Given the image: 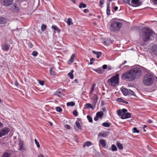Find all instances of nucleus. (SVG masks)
<instances>
[{"label": "nucleus", "mask_w": 157, "mask_h": 157, "mask_svg": "<svg viewBox=\"0 0 157 157\" xmlns=\"http://www.w3.org/2000/svg\"><path fill=\"white\" fill-rule=\"evenodd\" d=\"M142 75L140 69L137 67L133 68L131 70L124 73L121 76V78L128 81H133L137 77H139Z\"/></svg>", "instance_id": "nucleus-1"}, {"label": "nucleus", "mask_w": 157, "mask_h": 157, "mask_svg": "<svg viewBox=\"0 0 157 157\" xmlns=\"http://www.w3.org/2000/svg\"><path fill=\"white\" fill-rule=\"evenodd\" d=\"M155 34L153 31L147 28H144L143 29L142 38L145 42L149 41L150 40V37Z\"/></svg>", "instance_id": "nucleus-2"}, {"label": "nucleus", "mask_w": 157, "mask_h": 157, "mask_svg": "<svg viewBox=\"0 0 157 157\" xmlns=\"http://www.w3.org/2000/svg\"><path fill=\"white\" fill-rule=\"evenodd\" d=\"M154 80V78L152 75L150 73H147L144 76L143 82L145 85L149 86L153 84Z\"/></svg>", "instance_id": "nucleus-3"}, {"label": "nucleus", "mask_w": 157, "mask_h": 157, "mask_svg": "<svg viewBox=\"0 0 157 157\" xmlns=\"http://www.w3.org/2000/svg\"><path fill=\"white\" fill-rule=\"evenodd\" d=\"M117 113L119 117H121V118H130L131 117L132 114L128 112L127 110L125 109H118L117 110Z\"/></svg>", "instance_id": "nucleus-4"}, {"label": "nucleus", "mask_w": 157, "mask_h": 157, "mask_svg": "<svg viewBox=\"0 0 157 157\" xmlns=\"http://www.w3.org/2000/svg\"><path fill=\"white\" fill-rule=\"evenodd\" d=\"M119 75L117 74L115 76L112 77L108 81L109 84L111 86H115L119 83Z\"/></svg>", "instance_id": "nucleus-5"}, {"label": "nucleus", "mask_w": 157, "mask_h": 157, "mask_svg": "<svg viewBox=\"0 0 157 157\" xmlns=\"http://www.w3.org/2000/svg\"><path fill=\"white\" fill-rule=\"evenodd\" d=\"M122 23L117 21H113L111 26L112 30L114 31H119L122 26Z\"/></svg>", "instance_id": "nucleus-6"}, {"label": "nucleus", "mask_w": 157, "mask_h": 157, "mask_svg": "<svg viewBox=\"0 0 157 157\" xmlns=\"http://www.w3.org/2000/svg\"><path fill=\"white\" fill-rule=\"evenodd\" d=\"M10 131L9 128L5 127L0 130V137L2 136L7 135Z\"/></svg>", "instance_id": "nucleus-7"}, {"label": "nucleus", "mask_w": 157, "mask_h": 157, "mask_svg": "<svg viewBox=\"0 0 157 157\" xmlns=\"http://www.w3.org/2000/svg\"><path fill=\"white\" fill-rule=\"evenodd\" d=\"M1 3L5 6H8L13 2V0H1Z\"/></svg>", "instance_id": "nucleus-8"}, {"label": "nucleus", "mask_w": 157, "mask_h": 157, "mask_svg": "<svg viewBox=\"0 0 157 157\" xmlns=\"http://www.w3.org/2000/svg\"><path fill=\"white\" fill-rule=\"evenodd\" d=\"M140 5L139 0H132L131 3V5L133 7H137Z\"/></svg>", "instance_id": "nucleus-9"}, {"label": "nucleus", "mask_w": 157, "mask_h": 157, "mask_svg": "<svg viewBox=\"0 0 157 157\" xmlns=\"http://www.w3.org/2000/svg\"><path fill=\"white\" fill-rule=\"evenodd\" d=\"M23 142L20 141L18 144V147H19V150L20 151H24L25 150V149L23 147Z\"/></svg>", "instance_id": "nucleus-10"}, {"label": "nucleus", "mask_w": 157, "mask_h": 157, "mask_svg": "<svg viewBox=\"0 0 157 157\" xmlns=\"http://www.w3.org/2000/svg\"><path fill=\"white\" fill-rule=\"evenodd\" d=\"M9 47L8 45L6 43H5L2 45V49L3 51H7L9 50Z\"/></svg>", "instance_id": "nucleus-11"}, {"label": "nucleus", "mask_w": 157, "mask_h": 157, "mask_svg": "<svg viewBox=\"0 0 157 157\" xmlns=\"http://www.w3.org/2000/svg\"><path fill=\"white\" fill-rule=\"evenodd\" d=\"M151 51L153 54L157 56V45L155 44L152 46Z\"/></svg>", "instance_id": "nucleus-12"}, {"label": "nucleus", "mask_w": 157, "mask_h": 157, "mask_svg": "<svg viewBox=\"0 0 157 157\" xmlns=\"http://www.w3.org/2000/svg\"><path fill=\"white\" fill-rule=\"evenodd\" d=\"M106 14L108 15H109L110 14V3L109 2H107V4Z\"/></svg>", "instance_id": "nucleus-13"}, {"label": "nucleus", "mask_w": 157, "mask_h": 157, "mask_svg": "<svg viewBox=\"0 0 157 157\" xmlns=\"http://www.w3.org/2000/svg\"><path fill=\"white\" fill-rule=\"evenodd\" d=\"M85 107L86 109L91 108L92 110H94L95 108V105L94 106L91 104L88 103H86L85 105Z\"/></svg>", "instance_id": "nucleus-14"}, {"label": "nucleus", "mask_w": 157, "mask_h": 157, "mask_svg": "<svg viewBox=\"0 0 157 157\" xmlns=\"http://www.w3.org/2000/svg\"><path fill=\"white\" fill-rule=\"evenodd\" d=\"M75 57V55L74 54H73L70 59L68 61V64H71L72 63L74 60V59Z\"/></svg>", "instance_id": "nucleus-15"}, {"label": "nucleus", "mask_w": 157, "mask_h": 157, "mask_svg": "<svg viewBox=\"0 0 157 157\" xmlns=\"http://www.w3.org/2000/svg\"><path fill=\"white\" fill-rule=\"evenodd\" d=\"M93 99L94 100V101L93 102V104L94 105H95L96 103H97L98 99V96L96 94H94V96L93 97Z\"/></svg>", "instance_id": "nucleus-16"}, {"label": "nucleus", "mask_w": 157, "mask_h": 157, "mask_svg": "<svg viewBox=\"0 0 157 157\" xmlns=\"http://www.w3.org/2000/svg\"><path fill=\"white\" fill-rule=\"evenodd\" d=\"M129 90L126 88H123L122 89L121 91L123 94L124 95H127L128 94Z\"/></svg>", "instance_id": "nucleus-17"}, {"label": "nucleus", "mask_w": 157, "mask_h": 157, "mask_svg": "<svg viewBox=\"0 0 157 157\" xmlns=\"http://www.w3.org/2000/svg\"><path fill=\"white\" fill-rule=\"evenodd\" d=\"M7 19L3 17H0V24H4L7 21Z\"/></svg>", "instance_id": "nucleus-18"}, {"label": "nucleus", "mask_w": 157, "mask_h": 157, "mask_svg": "<svg viewBox=\"0 0 157 157\" xmlns=\"http://www.w3.org/2000/svg\"><path fill=\"white\" fill-rule=\"evenodd\" d=\"M105 141V140H100L99 141V144L104 147H105L106 146V144Z\"/></svg>", "instance_id": "nucleus-19"}, {"label": "nucleus", "mask_w": 157, "mask_h": 157, "mask_svg": "<svg viewBox=\"0 0 157 157\" xmlns=\"http://www.w3.org/2000/svg\"><path fill=\"white\" fill-rule=\"evenodd\" d=\"M107 135L106 132H100L98 136L99 138L101 137H105L107 136Z\"/></svg>", "instance_id": "nucleus-20"}, {"label": "nucleus", "mask_w": 157, "mask_h": 157, "mask_svg": "<svg viewBox=\"0 0 157 157\" xmlns=\"http://www.w3.org/2000/svg\"><path fill=\"white\" fill-rule=\"evenodd\" d=\"M62 93L59 90H58L54 93V95L59 97L63 95Z\"/></svg>", "instance_id": "nucleus-21"}, {"label": "nucleus", "mask_w": 157, "mask_h": 157, "mask_svg": "<svg viewBox=\"0 0 157 157\" xmlns=\"http://www.w3.org/2000/svg\"><path fill=\"white\" fill-rule=\"evenodd\" d=\"M93 70L99 74H102L103 72V70L101 68H99L97 69H94Z\"/></svg>", "instance_id": "nucleus-22"}, {"label": "nucleus", "mask_w": 157, "mask_h": 157, "mask_svg": "<svg viewBox=\"0 0 157 157\" xmlns=\"http://www.w3.org/2000/svg\"><path fill=\"white\" fill-rule=\"evenodd\" d=\"M104 113L102 111L96 113L97 118H101L103 115Z\"/></svg>", "instance_id": "nucleus-23"}, {"label": "nucleus", "mask_w": 157, "mask_h": 157, "mask_svg": "<svg viewBox=\"0 0 157 157\" xmlns=\"http://www.w3.org/2000/svg\"><path fill=\"white\" fill-rule=\"evenodd\" d=\"M91 145V142L89 141L85 142L83 145V147H84L86 146L89 147Z\"/></svg>", "instance_id": "nucleus-24"}, {"label": "nucleus", "mask_w": 157, "mask_h": 157, "mask_svg": "<svg viewBox=\"0 0 157 157\" xmlns=\"http://www.w3.org/2000/svg\"><path fill=\"white\" fill-rule=\"evenodd\" d=\"M12 8L13 11L15 12H17L19 10V8L16 4H13V6Z\"/></svg>", "instance_id": "nucleus-25"}, {"label": "nucleus", "mask_w": 157, "mask_h": 157, "mask_svg": "<svg viewBox=\"0 0 157 157\" xmlns=\"http://www.w3.org/2000/svg\"><path fill=\"white\" fill-rule=\"evenodd\" d=\"M50 73L51 75H55L56 72L55 69L54 68H52L50 69Z\"/></svg>", "instance_id": "nucleus-26"}, {"label": "nucleus", "mask_w": 157, "mask_h": 157, "mask_svg": "<svg viewBox=\"0 0 157 157\" xmlns=\"http://www.w3.org/2000/svg\"><path fill=\"white\" fill-rule=\"evenodd\" d=\"M67 22L68 25L69 26L72 25L73 24V23L72 21V19L70 18H68Z\"/></svg>", "instance_id": "nucleus-27"}, {"label": "nucleus", "mask_w": 157, "mask_h": 157, "mask_svg": "<svg viewBox=\"0 0 157 157\" xmlns=\"http://www.w3.org/2000/svg\"><path fill=\"white\" fill-rule=\"evenodd\" d=\"M52 29L57 31L59 33L60 32V30L55 25H53L52 27Z\"/></svg>", "instance_id": "nucleus-28"}, {"label": "nucleus", "mask_w": 157, "mask_h": 157, "mask_svg": "<svg viewBox=\"0 0 157 157\" xmlns=\"http://www.w3.org/2000/svg\"><path fill=\"white\" fill-rule=\"evenodd\" d=\"M67 106H75V103L73 101H71V102H68L67 103Z\"/></svg>", "instance_id": "nucleus-29"}, {"label": "nucleus", "mask_w": 157, "mask_h": 157, "mask_svg": "<svg viewBox=\"0 0 157 157\" xmlns=\"http://www.w3.org/2000/svg\"><path fill=\"white\" fill-rule=\"evenodd\" d=\"M74 72V71L72 70L71 72L68 73V75L70 77V78L71 79H73L74 78V75L73 74Z\"/></svg>", "instance_id": "nucleus-30"}, {"label": "nucleus", "mask_w": 157, "mask_h": 157, "mask_svg": "<svg viewBox=\"0 0 157 157\" xmlns=\"http://www.w3.org/2000/svg\"><path fill=\"white\" fill-rule=\"evenodd\" d=\"M117 147L120 149H122L123 148V146L119 142H117Z\"/></svg>", "instance_id": "nucleus-31"}, {"label": "nucleus", "mask_w": 157, "mask_h": 157, "mask_svg": "<svg viewBox=\"0 0 157 157\" xmlns=\"http://www.w3.org/2000/svg\"><path fill=\"white\" fill-rule=\"evenodd\" d=\"M86 4L83 3L82 2H81L80 3L79 7L80 8H85L86 7Z\"/></svg>", "instance_id": "nucleus-32"}, {"label": "nucleus", "mask_w": 157, "mask_h": 157, "mask_svg": "<svg viewBox=\"0 0 157 157\" xmlns=\"http://www.w3.org/2000/svg\"><path fill=\"white\" fill-rule=\"evenodd\" d=\"M117 101H119L120 102H122L125 103L126 104H128V102L124 101L121 98H117Z\"/></svg>", "instance_id": "nucleus-33"}, {"label": "nucleus", "mask_w": 157, "mask_h": 157, "mask_svg": "<svg viewBox=\"0 0 157 157\" xmlns=\"http://www.w3.org/2000/svg\"><path fill=\"white\" fill-rule=\"evenodd\" d=\"M111 150L112 151H117V147L114 144H113L111 146Z\"/></svg>", "instance_id": "nucleus-34"}, {"label": "nucleus", "mask_w": 157, "mask_h": 157, "mask_svg": "<svg viewBox=\"0 0 157 157\" xmlns=\"http://www.w3.org/2000/svg\"><path fill=\"white\" fill-rule=\"evenodd\" d=\"M96 86V84H93L92 85V87L91 88V90L90 91V94H92L94 90V88Z\"/></svg>", "instance_id": "nucleus-35"}, {"label": "nucleus", "mask_w": 157, "mask_h": 157, "mask_svg": "<svg viewBox=\"0 0 157 157\" xmlns=\"http://www.w3.org/2000/svg\"><path fill=\"white\" fill-rule=\"evenodd\" d=\"M102 125L105 127H108L110 126L109 123L106 122H105L102 123Z\"/></svg>", "instance_id": "nucleus-36"}, {"label": "nucleus", "mask_w": 157, "mask_h": 157, "mask_svg": "<svg viewBox=\"0 0 157 157\" xmlns=\"http://www.w3.org/2000/svg\"><path fill=\"white\" fill-rule=\"evenodd\" d=\"M128 95L135 96V93L132 90H129Z\"/></svg>", "instance_id": "nucleus-37"}, {"label": "nucleus", "mask_w": 157, "mask_h": 157, "mask_svg": "<svg viewBox=\"0 0 157 157\" xmlns=\"http://www.w3.org/2000/svg\"><path fill=\"white\" fill-rule=\"evenodd\" d=\"M76 125L78 128L79 129H81L82 127L80 125V124L79 122L77 121H76L75 122Z\"/></svg>", "instance_id": "nucleus-38"}, {"label": "nucleus", "mask_w": 157, "mask_h": 157, "mask_svg": "<svg viewBox=\"0 0 157 157\" xmlns=\"http://www.w3.org/2000/svg\"><path fill=\"white\" fill-rule=\"evenodd\" d=\"M46 26L44 24H42L41 26V29L42 31H44L46 29Z\"/></svg>", "instance_id": "nucleus-39"}, {"label": "nucleus", "mask_w": 157, "mask_h": 157, "mask_svg": "<svg viewBox=\"0 0 157 157\" xmlns=\"http://www.w3.org/2000/svg\"><path fill=\"white\" fill-rule=\"evenodd\" d=\"M56 111L59 112H61L62 111V109L60 107H56Z\"/></svg>", "instance_id": "nucleus-40"}, {"label": "nucleus", "mask_w": 157, "mask_h": 157, "mask_svg": "<svg viewBox=\"0 0 157 157\" xmlns=\"http://www.w3.org/2000/svg\"><path fill=\"white\" fill-rule=\"evenodd\" d=\"M2 157H10V155L7 152L4 154Z\"/></svg>", "instance_id": "nucleus-41"}, {"label": "nucleus", "mask_w": 157, "mask_h": 157, "mask_svg": "<svg viewBox=\"0 0 157 157\" xmlns=\"http://www.w3.org/2000/svg\"><path fill=\"white\" fill-rule=\"evenodd\" d=\"M34 141L36 144V145L37 147L38 148H39L40 147V146L39 142L37 141V140L36 139H35Z\"/></svg>", "instance_id": "nucleus-42"}, {"label": "nucleus", "mask_w": 157, "mask_h": 157, "mask_svg": "<svg viewBox=\"0 0 157 157\" xmlns=\"http://www.w3.org/2000/svg\"><path fill=\"white\" fill-rule=\"evenodd\" d=\"M133 132L134 133H138L139 132V131L138 130L137 128L136 127H134L133 129Z\"/></svg>", "instance_id": "nucleus-43"}, {"label": "nucleus", "mask_w": 157, "mask_h": 157, "mask_svg": "<svg viewBox=\"0 0 157 157\" xmlns=\"http://www.w3.org/2000/svg\"><path fill=\"white\" fill-rule=\"evenodd\" d=\"M39 83L41 85L43 86L44 85V83L45 82L44 81H41L40 80H39L38 81Z\"/></svg>", "instance_id": "nucleus-44"}, {"label": "nucleus", "mask_w": 157, "mask_h": 157, "mask_svg": "<svg viewBox=\"0 0 157 157\" xmlns=\"http://www.w3.org/2000/svg\"><path fill=\"white\" fill-rule=\"evenodd\" d=\"M38 55V53L36 51H34L32 52V55L34 56H36Z\"/></svg>", "instance_id": "nucleus-45"}, {"label": "nucleus", "mask_w": 157, "mask_h": 157, "mask_svg": "<svg viewBox=\"0 0 157 157\" xmlns=\"http://www.w3.org/2000/svg\"><path fill=\"white\" fill-rule=\"evenodd\" d=\"M73 114L75 117H77L78 115V113L76 110H75L73 112Z\"/></svg>", "instance_id": "nucleus-46"}, {"label": "nucleus", "mask_w": 157, "mask_h": 157, "mask_svg": "<svg viewBox=\"0 0 157 157\" xmlns=\"http://www.w3.org/2000/svg\"><path fill=\"white\" fill-rule=\"evenodd\" d=\"M101 55V53L100 52H98L97 55V58H99Z\"/></svg>", "instance_id": "nucleus-47"}, {"label": "nucleus", "mask_w": 157, "mask_h": 157, "mask_svg": "<svg viewBox=\"0 0 157 157\" xmlns=\"http://www.w3.org/2000/svg\"><path fill=\"white\" fill-rule=\"evenodd\" d=\"M64 127L67 129H70L71 128L70 126L68 124H65L64 126Z\"/></svg>", "instance_id": "nucleus-48"}, {"label": "nucleus", "mask_w": 157, "mask_h": 157, "mask_svg": "<svg viewBox=\"0 0 157 157\" xmlns=\"http://www.w3.org/2000/svg\"><path fill=\"white\" fill-rule=\"evenodd\" d=\"M104 1L103 0H101L99 2V6H101V7H102V6H101L103 4Z\"/></svg>", "instance_id": "nucleus-49"}, {"label": "nucleus", "mask_w": 157, "mask_h": 157, "mask_svg": "<svg viewBox=\"0 0 157 157\" xmlns=\"http://www.w3.org/2000/svg\"><path fill=\"white\" fill-rule=\"evenodd\" d=\"M95 59L93 58H92L90 59V64H92L93 63V62L94 61Z\"/></svg>", "instance_id": "nucleus-50"}, {"label": "nucleus", "mask_w": 157, "mask_h": 157, "mask_svg": "<svg viewBox=\"0 0 157 157\" xmlns=\"http://www.w3.org/2000/svg\"><path fill=\"white\" fill-rule=\"evenodd\" d=\"M124 2L129 4L130 5H131L130 2V0H124Z\"/></svg>", "instance_id": "nucleus-51"}, {"label": "nucleus", "mask_w": 157, "mask_h": 157, "mask_svg": "<svg viewBox=\"0 0 157 157\" xmlns=\"http://www.w3.org/2000/svg\"><path fill=\"white\" fill-rule=\"evenodd\" d=\"M127 63V61L126 60H124V63H121L120 65L119 66V67L120 68H121L122 66L124 64L126 63Z\"/></svg>", "instance_id": "nucleus-52"}, {"label": "nucleus", "mask_w": 157, "mask_h": 157, "mask_svg": "<svg viewBox=\"0 0 157 157\" xmlns=\"http://www.w3.org/2000/svg\"><path fill=\"white\" fill-rule=\"evenodd\" d=\"M15 85L17 87H18L19 84L18 83L17 80L15 81Z\"/></svg>", "instance_id": "nucleus-53"}, {"label": "nucleus", "mask_w": 157, "mask_h": 157, "mask_svg": "<svg viewBox=\"0 0 157 157\" xmlns=\"http://www.w3.org/2000/svg\"><path fill=\"white\" fill-rule=\"evenodd\" d=\"M107 65H104L102 66V68L103 69H105L107 68Z\"/></svg>", "instance_id": "nucleus-54"}, {"label": "nucleus", "mask_w": 157, "mask_h": 157, "mask_svg": "<svg viewBox=\"0 0 157 157\" xmlns=\"http://www.w3.org/2000/svg\"><path fill=\"white\" fill-rule=\"evenodd\" d=\"M152 2L154 4L157 5V0H152Z\"/></svg>", "instance_id": "nucleus-55"}, {"label": "nucleus", "mask_w": 157, "mask_h": 157, "mask_svg": "<svg viewBox=\"0 0 157 157\" xmlns=\"http://www.w3.org/2000/svg\"><path fill=\"white\" fill-rule=\"evenodd\" d=\"M89 12V11L88 9H85L84 10V12L85 13H88Z\"/></svg>", "instance_id": "nucleus-56"}, {"label": "nucleus", "mask_w": 157, "mask_h": 157, "mask_svg": "<svg viewBox=\"0 0 157 157\" xmlns=\"http://www.w3.org/2000/svg\"><path fill=\"white\" fill-rule=\"evenodd\" d=\"M147 122L149 123H151L152 122V121L151 120L149 119L147 121Z\"/></svg>", "instance_id": "nucleus-57"}, {"label": "nucleus", "mask_w": 157, "mask_h": 157, "mask_svg": "<svg viewBox=\"0 0 157 157\" xmlns=\"http://www.w3.org/2000/svg\"><path fill=\"white\" fill-rule=\"evenodd\" d=\"M88 120H89V121L90 122H92L93 120L92 118H87Z\"/></svg>", "instance_id": "nucleus-58"}, {"label": "nucleus", "mask_w": 157, "mask_h": 157, "mask_svg": "<svg viewBox=\"0 0 157 157\" xmlns=\"http://www.w3.org/2000/svg\"><path fill=\"white\" fill-rule=\"evenodd\" d=\"M38 157H45L43 155L40 154L38 155Z\"/></svg>", "instance_id": "nucleus-59"}, {"label": "nucleus", "mask_w": 157, "mask_h": 157, "mask_svg": "<svg viewBox=\"0 0 157 157\" xmlns=\"http://www.w3.org/2000/svg\"><path fill=\"white\" fill-rule=\"evenodd\" d=\"M92 52L93 53H94V54H96V55L97 54V53H98V52H96V51H92Z\"/></svg>", "instance_id": "nucleus-60"}, {"label": "nucleus", "mask_w": 157, "mask_h": 157, "mask_svg": "<svg viewBox=\"0 0 157 157\" xmlns=\"http://www.w3.org/2000/svg\"><path fill=\"white\" fill-rule=\"evenodd\" d=\"M147 127V125H144V128H144V132H146V130L144 129V128L146 127Z\"/></svg>", "instance_id": "nucleus-61"}, {"label": "nucleus", "mask_w": 157, "mask_h": 157, "mask_svg": "<svg viewBox=\"0 0 157 157\" xmlns=\"http://www.w3.org/2000/svg\"><path fill=\"white\" fill-rule=\"evenodd\" d=\"M118 9V7L117 6H115L114 8V9L115 10L117 11Z\"/></svg>", "instance_id": "nucleus-62"}, {"label": "nucleus", "mask_w": 157, "mask_h": 157, "mask_svg": "<svg viewBox=\"0 0 157 157\" xmlns=\"http://www.w3.org/2000/svg\"><path fill=\"white\" fill-rule=\"evenodd\" d=\"M3 124L2 123L0 122V128L2 127Z\"/></svg>", "instance_id": "nucleus-63"}, {"label": "nucleus", "mask_w": 157, "mask_h": 157, "mask_svg": "<svg viewBox=\"0 0 157 157\" xmlns=\"http://www.w3.org/2000/svg\"><path fill=\"white\" fill-rule=\"evenodd\" d=\"M72 2L75 3H76L77 0H71Z\"/></svg>", "instance_id": "nucleus-64"}]
</instances>
